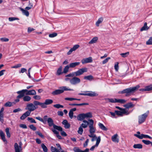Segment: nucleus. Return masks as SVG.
Segmentation results:
<instances>
[{"label":"nucleus","instance_id":"obj_20","mask_svg":"<svg viewBox=\"0 0 152 152\" xmlns=\"http://www.w3.org/2000/svg\"><path fill=\"white\" fill-rule=\"evenodd\" d=\"M118 136V134H116L112 137L111 140L113 142L117 143L119 142V139L117 138Z\"/></svg>","mask_w":152,"mask_h":152},{"label":"nucleus","instance_id":"obj_36","mask_svg":"<svg viewBox=\"0 0 152 152\" xmlns=\"http://www.w3.org/2000/svg\"><path fill=\"white\" fill-rule=\"evenodd\" d=\"M41 147L42 148L44 152H48V149L47 147L44 143H42L41 145Z\"/></svg>","mask_w":152,"mask_h":152},{"label":"nucleus","instance_id":"obj_56","mask_svg":"<svg viewBox=\"0 0 152 152\" xmlns=\"http://www.w3.org/2000/svg\"><path fill=\"white\" fill-rule=\"evenodd\" d=\"M83 128L82 127H81L80 126L78 130V133L80 134H82L83 133Z\"/></svg>","mask_w":152,"mask_h":152},{"label":"nucleus","instance_id":"obj_58","mask_svg":"<svg viewBox=\"0 0 152 152\" xmlns=\"http://www.w3.org/2000/svg\"><path fill=\"white\" fill-rule=\"evenodd\" d=\"M57 34L56 33H53L52 34H50L49 35V37L50 38H53L57 36Z\"/></svg>","mask_w":152,"mask_h":152},{"label":"nucleus","instance_id":"obj_32","mask_svg":"<svg viewBox=\"0 0 152 152\" xmlns=\"http://www.w3.org/2000/svg\"><path fill=\"white\" fill-rule=\"evenodd\" d=\"M149 28L147 27V23L146 22H145L144 23V26L142 27L140 29L141 31H143L146 30L148 29Z\"/></svg>","mask_w":152,"mask_h":152},{"label":"nucleus","instance_id":"obj_38","mask_svg":"<svg viewBox=\"0 0 152 152\" xmlns=\"http://www.w3.org/2000/svg\"><path fill=\"white\" fill-rule=\"evenodd\" d=\"M107 100L111 103H117V99L115 98H108Z\"/></svg>","mask_w":152,"mask_h":152},{"label":"nucleus","instance_id":"obj_11","mask_svg":"<svg viewBox=\"0 0 152 152\" xmlns=\"http://www.w3.org/2000/svg\"><path fill=\"white\" fill-rule=\"evenodd\" d=\"M35 118L42 122L43 123L45 124L46 123V122L48 121V116L46 115L44 116L43 118L40 117H36Z\"/></svg>","mask_w":152,"mask_h":152},{"label":"nucleus","instance_id":"obj_26","mask_svg":"<svg viewBox=\"0 0 152 152\" xmlns=\"http://www.w3.org/2000/svg\"><path fill=\"white\" fill-rule=\"evenodd\" d=\"M80 64V62H75L70 63L69 66L70 68H74L76 66L79 65Z\"/></svg>","mask_w":152,"mask_h":152},{"label":"nucleus","instance_id":"obj_2","mask_svg":"<svg viewBox=\"0 0 152 152\" xmlns=\"http://www.w3.org/2000/svg\"><path fill=\"white\" fill-rule=\"evenodd\" d=\"M17 93L19 95L17 96L18 98H21L23 97L25 93L26 95H35L36 94V92L34 90H28L26 89H23L21 91H18L17 92Z\"/></svg>","mask_w":152,"mask_h":152},{"label":"nucleus","instance_id":"obj_46","mask_svg":"<svg viewBox=\"0 0 152 152\" xmlns=\"http://www.w3.org/2000/svg\"><path fill=\"white\" fill-rule=\"evenodd\" d=\"M5 132L7 137L8 138H10V134L9 132V129L8 128H6L5 129Z\"/></svg>","mask_w":152,"mask_h":152},{"label":"nucleus","instance_id":"obj_64","mask_svg":"<svg viewBox=\"0 0 152 152\" xmlns=\"http://www.w3.org/2000/svg\"><path fill=\"white\" fill-rule=\"evenodd\" d=\"M30 129L33 131H35L37 129V128L33 125H30L29 126Z\"/></svg>","mask_w":152,"mask_h":152},{"label":"nucleus","instance_id":"obj_10","mask_svg":"<svg viewBox=\"0 0 152 152\" xmlns=\"http://www.w3.org/2000/svg\"><path fill=\"white\" fill-rule=\"evenodd\" d=\"M14 148L15 152H20V151L22 150L21 142L19 143V145L17 143H15L14 145Z\"/></svg>","mask_w":152,"mask_h":152},{"label":"nucleus","instance_id":"obj_40","mask_svg":"<svg viewBox=\"0 0 152 152\" xmlns=\"http://www.w3.org/2000/svg\"><path fill=\"white\" fill-rule=\"evenodd\" d=\"M126 101L124 99H117V103H120L121 104H124L126 103Z\"/></svg>","mask_w":152,"mask_h":152},{"label":"nucleus","instance_id":"obj_61","mask_svg":"<svg viewBox=\"0 0 152 152\" xmlns=\"http://www.w3.org/2000/svg\"><path fill=\"white\" fill-rule=\"evenodd\" d=\"M75 76V75L74 73V72H72L71 73H69V74H68L66 75H65L66 77H73Z\"/></svg>","mask_w":152,"mask_h":152},{"label":"nucleus","instance_id":"obj_48","mask_svg":"<svg viewBox=\"0 0 152 152\" xmlns=\"http://www.w3.org/2000/svg\"><path fill=\"white\" fill-rule=\"evenodd\" d=\"M27 119L28 121H30L31 123H34L35 124L36 123V122L35 121V120L33 119L32 118L28 117Z\"/></svg>","mask_w":152,"mask_h":152},{"label":"nucleus","instance_id":"obj_49","mask_svg":"<svg viewBox=\"0 0 152 152\" xmlns=\"http://www.w3.org/2000/svg\"><path fill=\"white\" fill-rule=\"evenodd\" d=\"M53 106L57 108L58 109L60 108H63L64 107L63 106L60 104H56L53 105Z\"/></svg>","mask_w":152,"mask_h":152},{"label":"nucleus","instance_id":"obj_25","mask_svg":"<svg viewBox=\"0 0 152 152\" xmlns=\"http://www.w3.org/2000/svg\"><path fill=\"white\" fill-rule=\"evenodd\" d=\"M98 39V37H93L92 39L88 42V44H94L96 43Z\"/></svg>","mask_w":152,"mask_h":152},{"label":"nucleus","instance_id":"obj_23","mask_svg":"<svg viewBox=\"0 0 152 152\" xmlns=\"http://www.w3.org/2000/svg\"><path fill=\"white\" fill-rule=\"evenodd\" d=\"M77 119L79 121H82L85 118L84 113L79 114L77 117Z\"/></svg>","mask_w":152,"mask_h":152},{"label":"nucleus","instance_id":"obj_5","mask_svg":"<svg viewBox=\"0 0 152 152\" xmlns=\"http://www.w3.org/2000/svg\"><path fill=\"white\" fill-rule=\"evenodd\" d=\"M88 121L89 122V128L90 134H94L96 131V128L94 126V121L92 119H89Z\"/></svg>","mask_w":152,"mask_h":152},{"label":"nucleus","instance_id":"obj_12","mask_svg":"<svg viewBox=\"0 0 152 152\" xmlns=\"http://www.w3.org/2000/svg\"><path fill=\"white\" fill-rule=\"evenodd\" d=\"M115 112L116 113V115L121 116H122L123 114H126V115L129 114V113L126 111V110H121V111L115 110Z\"/></svg>","mask_w":152,"mask_h":152},{"label":"nucleus","instance_id":"obj_34","mask_svg":"<svg viewBox=\"0 0 152 152\" xmlns=\"http://www.w3.org/2000/svg\"><path fill=\"white\" fill-rule=\"evenodd\" d=\"M23 100L24 102H28L31 99V97L28 96H26L23 97Z\"/></svg>","mask_w":152,"mask_h":152},{"label":"nucleus","instance_id":"obj_30","mask_svg":"<svg viewBox=\"0 0 152 152\" xmlns=\"http://www.w3.org/2000/svg\"><path fill=\"white\" fill-rule=\"evenodd\" d=\"M98 126L102 130L104 131H107V128L102 123H99L98 124Z\"/></svg>","mask_w":152,"mask_h":152},{"label":"nucleus","instance_id":"obj_35","mask_svg":"<svg viewBox=\"0 0 152 152\" xmlns=\"http://www.w3.org/2000/svg\"><path fill=\"white\" fill-rule=\"evenodd\" d=\"M21 11L23 12V13L26 15L27 16H28L29 15V13L28 11L26 10H25L23 9V8H20Z\"/></svg>","mask_w":152,"mask_h":152},{"label":"nucleus","instance_id":"obj_60","mask_svg":"<svg viewBox=\"0 0 152 152\" xmlns=\"http://www.w3.org/2000/svg\"><path fill=\"white\" fill-rule=\"evenodd\" d=\"M0 40L3 42H7L9 41V39L5 37L1 38L0 39Z\"/></svg>","mask_w":152,"mask_h":152},{"label":"nucleus","instance_id":"obj_15","mask_svg":"<svg viewBox=\"0 0 152 152\" xmlns=\"http://www.w3.org/2000/svg\"><path fill=\"white\" fill-rule=\"evenodd\" d=\"M101 141V137L100 136H99L98 137V139L96 140V144L91 147L90 148V150L91 151H93L95 147H97L99 143Z\"/></svg>","mask_w":152,"mask_h":152},{"label":"nucleus","instance_id":"obj_1","mask_svg":"<svg viewBox=\"0 0 152 152\" xmlns=\"http://www.w3.org/2000/svg\"><path fill=\"white\" fill-rule=\"evenodd\" d=\"M140 87L138 85L134 87H130L129 88H126L122 91H120L118 93L119 94H126L125 96H130L131 93H134L137 91Z\"/></svg>","mask_w":152,"mask_h":152},{"label":"nucleus","instance_id":"obj_29","mask_svg":"<svg viewBox=\"0 0 152 152\" xmlns=\"http://www.w3.org/2000/svg\"><path fill=\"white\" fill-rule=\"evenodd\" d=\"M103 20V18L101 17L99 18L98 20L96 23V25L97 26H99L100 23H101Z\"/></svg>","mask_w":152,"mask_h":152},{"label":"nucleus","instance_id":"obj_7","mask_svg":"<svg viewBox=\"0 0 152 152\" xmlns=\"http://www.w3.org/2000/svg\"><path fill=\"white\" fill-rule=\"evenodd\" d=\"M37 108V107L35 106L33 104L31 103L28 104L27 105L26 107V110H28L27 111L30 114L31 111H34Z\"/></svg>","mask_w":152,"mask_h":152},{"label":"nucleus","instance_id":"obj_41","mask_svg":"<svg viewBox=\"0 0 152 152\" xmlns=\"http://www.w3.org/2000/svg\"><path fill=\"white\" fill-rule=\"evenodd\" d=\"M45 102L47 105H49L53 102V101L50 99H46L45 101Z\"/></svg>","mask_w":152,"mask_h":152},{"label":"nucleus","instance_id":"obj_43","mask_svg":"<svg viewBox=\"0 0 152 152\" xmlns=\"http://www.w3.org/2000/svg\"><path fill=\"white\" fill-rule=\"evenodd\" d=\"M85 118H91L92 116V113L88 112L86 113H84Z\"/></svg>","mask_w":152,"mask_h":152},{"label":"nucleus","instance_id":"obj_28","mask_svg":"<svg viewBox=\"0 0 152 152\" xmlns=\"http://www.w3.org/2000/svg\"><path fill=\"white\" fill-rule=\"evenodd\" d=\"M88 136L92 138L91 139V141L94 142L95 140H97L98 139V137H96V135L95 134H89Z\"/></svg>","mask_w":152,"mask_h":152},{"label":"nucleus","instance_id":"obj_17","mask_svg":"<svg viewBox=\"0 0 152 152\" xmlns=\"http://www.w3.org/2000/svg\"><path fill=\"white\" fill-rule=\"evenodd\" d=\"M75 152H89V149L86 148L84 151H82L77 147H75L73 148Z\"/></svg>","mask_w":152,"mask_h":152},{"label":"nucleus","instance_id":"obj_21","mask_svg":"<svg viewBox=\"0 0 152 152\" xmlns=\"http://www.w3.org/2000/svg\"><path fill=\"white\" fill-rule=\"evenodd\" d=\"M48 125L50 127H51L55 125L54 124V121L51 118H48V120L47 121Z\"/></svg>","mask_w":152,"mask_h":152},{"label":"nucleus","instance_id":"obj_59","mask_svg":"<svg viewBox=\"0 0 152 152\" xmlns=\"http://www.w3.org/2000/svg\"><path fill=\"white\" fill-rule=\"evenodd\" d=\"M19 19L15 17H10L9 18V20L10 21H12L14 20H18Z\"/></svg>","mask_w":152,"mask_h":152},{"label":"nucleus","instance_id":"obj_24","mask_svg":"<svg viewBox=\"0 0 152 152\" xmlns=\"http://www.w3.org/2000/svg\"><path fill=\"white\" fill-rule=\"evenodd\" d=\"M30 113L26 111L25 113L23 114V115L20 117V119L21 120H24L26 117L29 116Z\"/></svg>","mask_w":152,"mask_h":152},{"label":"nucleus","instance_id":"obj_14","mask_svg":"<svg viewBox=\"0 0 152 152\" xmlns=\"http://www.w3.org/2000/svg\"><path fill=\"white\" fill-rule=\"evenodd\" d=\"M92 59L91 57L84 58L81 60V62L83 64H85L89 63H91L92 62Z\"/></svg>","mask_w":152,"mask_h":152},{"label":"nucleus","instance_id":"obj_22","mask_svg":"<svg viewBox=\"0 0 152 152\" xmlns=\"http://www.w3.org/2000/svg\"><path fill=\"white\" fill-rule=\"evenodd\" d=\"M135 105L133 104L132 102H129L124 105V107L127 109H129L130 108L133 107Z\"/></svg>","mask_w":152,"mask_h":152},{"label":"nucleus","instance_id":"obj_50","mask_svg":"<svg viewBox=\"0 0 152 152\" xmlns=\"http://www.w3.org/2000/svg\"><path fill=\"white\" fill-rule=\"evenodd\" d=\"M39 106L42 108H45L47 107V105L45 102L44 103L40 102Z\"/></svg>","mask_w":152,"mask_h":152},{"label":"nucleus","instance_id":"obj_19","mask_svg":"<svg viewBox=\"0 0 152 152\" xmlns=\"http://www.w3.org/2000/svg\"><path fill=\"white\" fill-rule=\"evenodd\" d=\"M62 124L64 125V126L65 129H69L70 127V124L68 123L66 120H64L62 122Z\"/></svg>","mask_w":152,"mask_h":152},{"label":"nucleus","instance_id":"obj_52","mask_svg":"<svg viewBox=\"0 0 152 152\" xmlns=\"http://www.w3.org/2000/svg\"><path fill=\"white\" fill-rule=\"evenodd\" d=\"M146 44L147 45H152V37H151L146 42Z\"/></svg>","mask_w":152,"mask_h":152},{"label":"nucleus","instance_id":"obj_45","mask_svg":"<svg viewBox=\"0 0 152 152\" xmlns=\"http://www.w3.org/2000/svg\"><path fill=\"white\" fill-rule=\"evenodd\" d=\"M51 151L52 152H60V151L56 148L54 147L53 146L51 147Z\"/></svg>","mask_w":152,"mask_h":152},{"label":"nucleus","instance_id":"obj_13","mask_svg":"<svg viewBox=\"0 0 152 152\" xmlns=\"http://www.w3.org/2000/svg\"><path fill=\"white\" fill-rule=\"evenodd\" d=\"M134 135L135 136L137 137L138 138L141 139H142L143 138H146L150 139H151L152 138L150 136L148 135L144 134H142L140 135H139L138 134H134Z\"/></svg>","mask_w":152,"mask_h":152},{"label":"nucleus","instance_id":"obj_44","mask_svg":"<svg viewBox=\"0 0 152 152\" xmlns=\"http://www.w3.org/2000/svg\"><path fill=\"white\" fill-rule=\"evenodd\" d=\"M145 87L146 91H149L152 90V84L146 86Z\"/></svg>","mask_w":152,"mask_h":152},{"label":"nucleus","instance_id":"obj_3","mask_svg":"<svg viewBox=\"0 0 152 152\" xmlns=\"http://www.w3.org/2000/svg\"><path fill=\"white\" fill-rule=\"evenodd\" d=\"M59 88V89L53 91L51 94L53 95H56L62 93L64 91H73V89L69 88L68 87L66 86L61 87Z\"/></svg>","mask_w":152,"mask_h":152},{"label":"nucleus","instance_id":"obj_53","mask_svg":"<svg viewBox=\"0 0 152 152\" xmlns=\"http://www.w3.org/2000/svg\"><path fill=\"white\" fill-rule=\"evenodd\" d=\"M109 113L111 115V117L112 118H116L117 117L116 116V113L115 112L114 113L112 112H109Z\"/></svg>","mask_w":152,"mask_h":152},{"label":"nucleus","instance_id":"obj_31","mask_svg":"<svg viewBox=\"0 0 152 152\" xmlns=\"http://www.w3.org/2000/svg\"><path fill=\"white\" fill-rule=\"evenodd\" d=\"M0 135L3 141L4 142L6 141V140L5 138L4 134L1 130L0 131Z\"/></svg>","mask_w":152,"mask_h":152},{"label":"nucleus","instance_id":"obj_51","mask_svg":"<svg viewBox=\"0 0 152 152\" xmlns=\"http://www.w3.org/2000/svg\"><path fill=\"white\" fill-rule=\"evenodd\" d=\"M12 105V103L10 102H6L4 104V106L7 107H11Z\"/></svg>","mask_w":152,"mask_h":152},{"label":"nucleus","instance_id":"obj_8","mask_svg":"<svg viewBox=\"0 0 152 152\" xmlns=\"http://www.w3.org/2000/svg\"><path fill=\"white\" fill-rule=\"evenodd\" d=\"M87 69L86 68H83L79 69L76 72H74L75 77L82 75L84 72H87Z\"/></svg>","mask_w":152,"mask_h":152},{"label":"nucleus","instance_id":"obj_62","mask_svg":"<svg viewBox=\"0 0 152 152\" xmlns=\"http://www.w3.org/2000/svg\"><path fill=\"white\" fill-rule=\"evenodd\" d=\"M4 115L3 113H0V121L3 123L4 121Z\"/></svg>","mask_w":152,"mask_h":152},{"label":"nucleus","instance_id":"obj_4","mask_svg":"<svg viewBox=\"0 0 152 152\" xmlns=\"http://www.w3.org/2000/svg\"><path fill=\"white\" fill-rule=\"evenodd\" d=\"M149 113V111L148 110L144 113L139 115L138 118L139 124H140L144 122Z\"/></svg>","mask_w":152,"mask_h":152},{"label":"nucleus","instance_id":"obj_16","mask_svg":"<svg viewBox=\"0 0 152 152\" xmlns=\"http://www.w3.org/2000/svg\"><path fill=\"white\" fill-rule=\"evenodd\" d=\"M80 46L78 45H75L73 46V48L70 49L69 51L67 53V55H70L72 53L73 51H75Z\"/></svg>","mask_w":152,"mask_h":152},{"label":"nucleus","instance_id":"obj_6","mask_svg":"<svg viewBox=\"0 0 152 152\" xmlns=\"http://www.w3.org/2000/svg\"><path fill=\"white\" fill-rule=\"evenodd\" d=\"M80 79L74 76L70 80V83L72 85H75L80 83Z\"/></svg>","mask_w":152,"mask_h":152},{"label":"nucleus","instance_id":"obj_47","mask_svg":"<svg viewBox=\"0 0 152 152\" xmlns=\"http://www.w3.org/2000/svg\"><path fill=\"white\" fill-rule=\"evenodd\" d=\"M142 142L145 145H148L150 144H151V145H152V142L149 140H142Z\"/></svg>","mask_w":152,"mask_h":152},{"label":"nucleus","instance_id":"obj_37","mask_svg":"<svg viewBox=\"0 0 152 152\" xmlns=\"http://www.w3.org/2000/svg\"><path fill=\"white\" fill-rule=\"evenodd\" d=\"M93 77L91 75L85 76L84 77V79L89 80H91L93 79Z\"/></svg>","mask_w":152,"mask_h":152},{"label":"nucleus","instance_id":"obj_42","mask_svg":"<svg viewBox=\"0 0 152 152\" xmlns=\"http://www.w3.org/2000/svg\"><path fill=\"white\" fill-rule=\"evenodd\" d=\"M70 68L69 65L66 66L64 68L63 71V73H66L68 72L69 68Z\"/></svg>","mask_w":152,"mask_h":152},{"label":"nucleus","instance_id":"obj_33","mask_svg":"<svg viewBox=\"0 0 152 152\" xmlns=\"http://www.w3.org/2000/svg\"><path fill=\"white\" fill-rule=\"evenodd\" d=\"M133 147L134 148L141 149L142 148V146L141 144H134Z\"/></svg>","mask_w":152,"mask_h":152},{"label":"nucleus","instance_id":"obj_54","mask_svg":"<svg viewBox=\"0 0 152 152\" xmlns=\"http://www.w3.org/2000/svg\"><path fill=\"white\" fill-rule=\"evenodd\" d=\"M118 62H116L115 63V65H114V68L115 69L116 71H117L118 69L119 66H118Z\"/></svg>","mask_w":152,"mask_h":152},{"label":"nucleus","instance_id":"obj_63","mask_svg":"<svg viewBox=\"0 0 152 152\" xmlns=\"http://www.w3.org/2000/svg\"><path fill=\"white\" fill-rule=\"evenodd\" d=\"M36 133L39 135L40 137L42 138H44V135L42 134L39 131H37L36 132Z\"/></svg>","mask_w":152,"mask_h":152},{"label":"nucleus","instance_id":"obj_57","mask_svg":"<svg viewBox=\"0 0 152 152\" xmlns=\"http://www.w3.org/2000/svg\"><path fill=\"white\" fill-rule=\"evenodd\" d=\"M110 59V57H107V58H106L104 60L102 61V63L103 64H105L107 62H108V61Z\"/></svg>","mask_w":152,"mask_h":152},{"label":"nucleus","instance_id":"obj_9","mask_svg":"<svg viewBox=\"0 0 152 152\" xmlns=\"http://www.w3.org/2000/svg\"><path fill=\"white\" fill-rule=\"evenodd\" d=\"M85 92H89V93H80L78 94L79 95L88 96H94L97 95V94L95 92L86 91Z\"/></svg>","mask_w":152,"mask_h":152},{"label":"nucleus","instance_id":"obj_18","mask_svg":"<svg viewBox=\"0 0 152 152\" xmlns=\"http://www.w3.org/2000/svg\"><path fill=\"white\" fill-rule=\"evenodd\" d=\"M83 122L84 123L82 124L80 126L82 128H86L87 127L88 125H89V122L86 120H83Z\"/></svg>","mask_w":152,"mask_h":152},{"label":"nucleus","instance_id":"obj_55","mask_svg":"<svg viewBox=\"0 0 152 152\" xmlns=\"http://www.w3.org/2000/svg\"><path fill=\"white\" fill-rule=\"evenodd\" d=\"M73 112L72 111L70 110L69 113V118L72 119L73 118Z\"/></svg>","mask_w":152,"mask_h":152},{"label":"nucleus","instance_id":"obj_27","mask_svg":"<svg viewBox=\"0 0 152 152\" xmlns=\"http://www.w3.org/2000/svg\"><path fill=\"white\" fill-rule=\"evenodd\" d=\"M62 67L61 66H60L57 71L56 75H60L63 73V72H62Z\"/></svg>","mask_w":152,"mask_h":152},{"label":"nucleus","instance_id":"obj_39","mask_svg":"<svg viewBox=\"0 0 152 152\" xmlns=\"http://www.w3.org/2000/svg\"><path fill=\"white\" fill-rule=\"evenodd\" d=\"M53 128L61 132L62 131V128L60 126H57L56 125L53 126Z\"/></svg>","mask_w":152,"mask_h":152}]
</instances>
